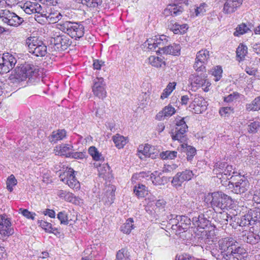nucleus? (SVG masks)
<instances>
[{"label":"nucleus","mask_w":260,"mask_h":260,"mask_svg":"<svg viewBox=\"0 0 260 260\" xmlns=\"http://www.w3.org/2000/svg\"><path fill=\"white\" fill-rule=\"evenodd\" d=\"M187 129L188 126L184 120V118L177 120L175 130L174 133L172 132V138L173 140H177L182 143L180 145L182 150L186 152L187 159L188 161H190L196 154V149L192 146L188 145L185 143L187 140L185 133L187 132Z\"/></svg>","instance_id":"f257e3e1"},{"label":"nucleus","mask_w":260,"mask_h":260,"mask_svg":"<svg viewBox=\"0 0 260 260\" xmlns=\"http://www.w3.org/2000/svg\"><path fill=\"white\" fill-rule=\"evenodd\" d=\"M14 72L10 77L13 82H20L27 79V84H32L38 75V70L34 65L28 63L17 67Z\"/></svg>","instance_id":"f03ea898"},{"label":"nucleus","mask_w":260,"mask_h":260,"mask_svg":"<svg viewBox=\"0 0 260 260\" xmlns=\"http://www.w3.org/2000/svg\"><path fill=\"white\" fill-rule=\"evenodd\" d=\"M223 257L226 260L232 257L233 260H245L247 255L245 249L239 246L233 239H225L221 245Z\"/></svg>","instance_id":"7ed1b4c3"},{"label":"nucleus","mask_w":260,"mask_h":260,"mask_svg":"<svg viewBox=\"0 0 260 260\" xmlns=\"http://www.w3.org/2000/svg\"><path fill=\"white\" fill-rule=\"evenodd\" d=\"M206 202L209 203L215 211L227 209L231 205V197L222 192H214L209 193L205 198Z\"/></svg>","instance_id":"20e7f679"},{"label":"nucleus","mask_w":260,"mask_h":260,"mask_svg":"<svg viewBox=\"0 0 260 260\" xmlns=\"http://www.w3.org/2000/svg\"><path fill=\"white\" fill-rule=\"evenodd\" d=\"M57 28L75 40L82 38L84 34L82 24L70 21H60L57 23Z\"/></svg>","instance_id":"39448f33"},{"label":"nucleus","mask_w":260,"mask_h":260,"mask_svg":"<svg viewBox=\"0 0 260 260\" xmlns=\"http://www.w3.org/2000/svg\"><path fill=\"white\" fill-rule=\"evenodd\" d=\"M29 53L38 57L44 56L47 53V46L38 37L30 36L26 39Z\"/></svg>","instance_id":"423d86ee"},{"label":"nucleus","mask_w":260,"mask_h":260,"mask_svg":"<svg viewBox=\"0 0 260 260\" xmlns=\"http://www.w3.org/2000/svg\"><path fill=\"white\" fill-rule=\"evenodd\" d=\"M51 42L52 44L49 47V51L52 54L54 51L60 52L67 50L72 44V41L67 36L59 32L58 34L55 32L53 35Z\"/></svg>","instance_id":"0eeeda50"},{"label":"nucleus","mask_w":260,"mask_h":260,"mask_svg":"<svg viewBox=\"0 0 260 260\" xmlns=\"http://www.w3.org/2000/svg\"><path fill=\"white\" fill-rule=\"evenodd\" d=\"M229 181V188H233L232 191L237 194H241L248 190L249 183L247 179L239 174L230 177Z\"/></svg>","instance_id":"6e6552de"},{"label":"nucleus","mask_w":260,"mask_h":260,"mask_svg":"<svg viewBox=\"0 0 260 260\" xmlns=\"http://www.w3.org/2000/svg\"><path fill=\"white\" fill-rule=\"evenodd\" d=\"M0 18L3 22L15 27L20 25L23 22L22 18L6 9L0 11Z\"/></svg>","instance_id":"1a4fd4ad"},{"label":"nucleus","mask_w":260,"mask_h":260,"mask_svg":"<svg viewBox=\"0 0 260 260\" xmlns=\"http://www.w3.org/2000/svg\"><path fill=\"white\" fill-rule=\"evenodd\" d=\"M17 62L16 59L8 53L0 55V74L9 72Z\"/></svg>","instance_id":"9d476101"},{"label":"nucleus","mask_w":260,"mask_h":260,"mask_svg":"<svg viewBox=\"0 0 260 260\" xmlns=\"http://www.w3.org/2000/svg\"><path fill=\"white\" fill-rule=\"evenodd\" d=\"M60 180L74 189H78L80 184L75 175V171L71 168H67L65 172L59 176Z\"/></svg>","instance_id":"9b49d317"},{"label":"nucleus","mask_w":260,"mask_h":260,"mask_svg":"<svg viewBox=\"0 0 260 260\" xmlns=\"http://www.w3.org/2000/svg\"><path fill=\"white\" fill-rule=\"evenodd\" d=\"M191 83L194 85L196 87H202L205 92L209 90V87L211 85L210 82L207 79V75L205 73H201L200 74H193L189 77Z\"/></svg>","instance_id":"f8f14e48"},{"label":"nucleus","mask_w":260,"mask_h":260,"mask_svg":"<svg viewBox=\"0 0 260 260\" xmlns=\"http://www.w3.org/2000/svg\"><path fill=\"white\" fill-rule=\"evenodd\" d=\"M14 233L11 228L10 219L6 214L0 215V239L9 237Z\"/></svg>","instance_id":"ddd939ff"},{"label":"nucleus","mask_w":260,"mask_h":260,"mask_svg":"<svg viewBox=\"0 0 260 260\" xmlns=\"http://www.w3.org/2000/svg\"><path fill=\"white\" fill-rule=\"evenodd\" d=\"M106 84L103 78H96L94 80L92 86L93 94L99 99H104L107 96Z\"/></svg>","instance_id":"4468645a"},{"label":"nucleus","mask_w":260,"mask_h":260,"mask_svg":"<svg viewBox=\"0 0 260 260\" xmlns=\"http://www.w3.org/2000/svg\"><path fill=\"white\" fill-rule=\"evenodd\" d=\"M193 175L192 172L189 170H185L182 172H178L173 177L172 183L176 187H180L184 181L190 180Z\"/></svg>","instance_id":"2eb2a0df"},{"label":"nucleus","mask_w":260,"mask_h":260,"mask_svg":"<svg viewBox=\"0 0 260 260\" xmlns=\"http://www.w3.org/2000/svg\"><path fill=\"white\" fill-rule=\"evenodd\" d=\"M149 173H148V174ZM162 173L154 171L150 175L147 174L145 172H141L139 174L140 177H144L145 176L148 177L151 180L152 183L155 185H160L164 184L167 182L168 179L166 177L161 176Z\"/></svg>","instance_id":"dca6fc26"},{"label":"nucleus","mask_w":260,"mask_h":260,"mask_svg":"<svg viewBox=\"0 0 260 260\" xmlns=\"http://www.w3.org/2000/svg\"><path fill=\"white\" fill-rule=\"evenodd\" d=\"M207 102L205 99L201 96L195 95L192 103L189 105V108L194 110L195 113H201L206 109Z\"/></svg>","instance_id":"f3484780"},{"label":"nucleus","mask_w":260,"mask_h":260,"mask_svg":"<svg viewBox=\"0 0 260 260\" xmlns=\"http://www.w3.org/2000/svg\"><path fill=\"white\" fill-rule=\"evenodd\" d=\"M242 0H226L223 6V13L229 14L235 12L242 5Z\"/></svg>","instance_id":"a211bd4d"},{"label":"nucleus","mask_w":260,"mask_h":260,"mask_svg":"<svg viewBox=\"0 0 260 260\" xmlns=\"http://www.w3.org/2000/svg\"><path fill=\"white\" fill-rule=\"evenodd\" d=\"M183 11L182 6L174 3L173 4H170L167 8L164 10V13L165 15H171L173 17L180 15Z\"/></svg>","instance_id":"6ab92c4d"},{"label":"nucleus","mask_w":260,"mask_h":260,"mask_svg":"<svg viewBox=\"0 0 260 260\" xmlns=\"http://www.w3.org/2000/svg\"><path fill=\"white\" fill-rule=\"evenodd\" d=\"M22 8L26 14H31L39 12L41 10V6L38 3L26 2L23 5Z\"/></svg>","instance_id":"aec40b11"},{"label":"nucleus","mask_w":260,"mask_h":260,"mask_svg":"<svg viewBox=\"0 0 260 260\" xmlns=\"http://www.w3.org/2000/svg\"><path fill=\"white\" fill-rule=\"evenodd\" d=\"M175 109L173 107L168 105V106H166L162 111L157 114L156 119L158 120H161L171 116L175 114Z\"/></svg>","instance_id":"412c9836"},{"label":"nucleus","mask_w":260,"mask_h":260,"mask_svg":"<svg viewBox=\"0 0 260 260\" xmlns=\"http://www.w3.org/2000/svg\"><path fill=\"white\" fill-rule=\"evenodd\" d=\"M162 41L168 42L166 36H155L154 38L150 39L147 41L148 48L151 50H154L156 46Z\"/></svg>","instance_id":"4be33fe9"},{"label":"nucleus","mask_w":260,"mask_h":260,"mask_svg":"<svg viewBox=\"0 0 260 260\" xmlns=\"http://www.w3.org/2000/svg\"><path fill=\"white\" fill-rule=\"evenodd\" d=\"M252 27V25L250 23L246 24L245 23H242L241 24H239L236 28V30L234 32V35L236 37H239L248 32V31H251V29Z\"/></svg>","instance_id":"5701e85b"},{"label":"nucleus","mask_w":260,"mask_h":260,"mask_svg":"<svg viewBox=\"0 0 260 260\" xmlns=\"http://www.w3.org/2000/svg\"><path fill=\"white\" fill-rule=\"evenodd\" d=\"M177 220L179 221V225H178V231H186L189 228L191 220L187 216L182 215H177Z\"/></svg>","instance_id":"b1692460"},{"label":"nucleus","mask_w":260,"mask_h":260,"mask_svg":"<svg viewBox=\"0 0 260 260\" xmlns=\"http://www.w3.org/2000/svg\"><path fill=\"white\" fill-rule=\"evenodd\" d=\"M226 164L227 163L225 162L217 161L215 163L214 166L213 173L214 175H216L217 178L221 180V183L223 182V180H222V176L223 175L222 172L224 169Z\"/></svg>","instance_id":"393cba45"},{"label":"nucleus","mask_w":260,"mask_h":260,"mask_svg":"<svg viewBox=\"0 0 260 260\" xmlns=\"http://www.w3.org/2000/svg\"><path fill=\"white\" fill-rule=\"evenodd\" d=\"M48 15V21L52 23L66 21L67 19L66 15L63 16L58 12H49Z\"/></svg>","instance_id":"a878e982"},{"label":"nucleus","mask_w":260,"mask_h":260,"mask_svg":"<svg viewBox=\"0 0 260 260\" xmlns=\"http://www.w3.org/2000/svg\"><path fill=\"white\" fill-rule=\"evenodd\" d=\"M151 149H154V147L148 144H146L144 146H140L138 151L139 153V157L141 159H143L142 156L140 155V154H142L146 157H151L152 158H153V154L150 152V150Z\"/></svg>","instance_id":"bb28decb"},{"label":"nucleus","mask_w":260,"mask_h":260,"mask_svg":"<svg viewBox=\"0 0 260 260\" xmlns=\"http://www.w3.org/2000/svg\"><path fill=\"white\" fill-rule=\"evenodd\" d=\"M192 221L194 226L204 229L207 226L209 220L204 217V214H201L198 217H193Z\"/></svg>","instance_id":"cd10ccee"},{"label":"nucleus","mask_w":260,"mask_h":260,"mask_svg":"<svg viewBox=\"0 0 260 260\" xmlns=\"http://www.w3.org/2000/svg\"><path fill=\"white\" fill-rule=\"evenodd\" d=\"M181 46L179 44L173 43L168 45L167 48L165 49V54L178 56L180 54Z\"/></svg>","instance_id":"c85d7f7f"},{"label":"nucleus","mask_w":260,"mask_h":260,"mask_svg":"<svg viewBox=\"0 0 260 260\" xmlns=\"http://www.w3.org/2000/svg\"><path fill=\"white\" fill-rule=\"evenodd\" d=\"M149 63L153 67L156 68H163L165 66V61L160 57L150 56L148 58Z\"/></svg>","instance_id":"c756f323"},{"label":"nucleus","mask_w":260,"mask_h":260,"mask_svg":"<svg viewBox=\"0 0 260 260\" xmlns=\"http://www.w3.org/2000/svg\"><path fill=\"white\" fill-rule=\"evenodd\" d=\"M66 135L64 129H59L52 132L51 135L49 137V140L52 143H56V141L63 139Z\"/></svg>","instance_id":"7c9ffc66"},{"label":"nucleus","mask_w":260,"mask_h":260,"mask_svg":"<svg viewBox=\"0 0 260 260\" xmlns=\"http://www.w3.org/2000/svg\"><path fill=\"white\" fill-rule=\"evenodd\" d=\"M222 174H223L222 176V180H223V181L225 180L224 181L226 182L227 180H231L229 176H230L231 174H232L233 175H236L239 173L234 171L233 166L226 164L224 169L222 172Z\"/></svg>","instance_id":"2f4dec72"},{"label":"nucleus","mask_w":260,"mask_h":260,"mask_svg":"<svg viewBox=\"0 0 260 260\" xmlns=\"http://www.w3.org/2000/svg\"><path fill=\"white\" fill-rule=\"evenodd\" d=\"M78 4L86 5L89 8H96L102 4V0H73Z\"/></svg>","instance_id":"473e14b6"},{"label":"nucleus","mask_w":260,"mask_h":260,"mask_svg":"<svg viewBox=\"0 0 260 260\" xmlns=\"http://www.w3.org/2000/svg\"><path fill=\"white\" fill-rule=\"evenodd\" d=\"M255 222L249 215L244 216L241 219L238 218L237 224L239 226L243 227L249 225L254 224Z\"/></svg>","instance_id":"72a5a7b5"},{"label":"nucleus","mask_w":260,"mask_h":260,"mask_svg":"<svg viewBox=\"0 0 260 260\" xmlns=\"http://www.w3.org/2000/svg\"><path fill=\"white\" fill-rule=\"evenodd\" d=\"M113 141L115 144V146L118 149L122 148L127 143L125 138L120 135L113 136Z\"/></svg>","instance_id":"f704fd0d"},{"label":"nucleus","mask_w":260,"mask_h":260,"mask_svg":"<svg viewBox=\"0 0 260 260\" xmlns=\"http://www.w3.org/2000/svg\"><path fill=\"white\" fill-rule=\"evenodd\" d=\"M134 192L138 198H143L148 194V190L146 186L140 184L135 186Z\"/></svg>","instance_id":"c9c22d12"},{"label":"nucleus","mask_w":260,"mask_h":260,"mask_svg":"<svg viewBox=\"0 0 260 260\" xmlns=\"http://www.w3.org/2000/svg\"><path fill=\"white\" fill-rule=\"evenodd\" d=\"M133 223L134 220L133 218H128L126 222L121 226V231L126 234H129L132 230L134 228Z\"/></svg>","instance_id":"e433bc0d"},{"label":"nucleus","mask_w":260,"mask_h":260,"mask_svg":"<svg viewBox=\"0 0 260 260\" xmlns=\"http://www.w3.org/2000/svg\"><path fill=\"white\" fill-rule=\"evenodd\" d=\"M88 153L95 161H100L104 159L102 154L94 146H90L88 148Z\"/></svg>","instance_id":"4c0bfd02"},{"label":"nucleus","mask_w":260,"mask_h":260,"mask_svg":"<svg viewBox=\"0 0 260 260\" xmlns=\"http://www.w3.org/2000/svg\"><path fill=\"white\" fill-rule=\"evenodd\" d=\"M209 52L207 50L199 51L197 54L196 60L207 63L209 58Z\"/></svg>","instance_id":"58836bf2"},{"label":"nucleus","mask_w":260,"mask_h":260,"mask_svg":"<svg viewBox=\"0 0 260 260\" xmlns=\"http://www.w3.org/2000/svg\"><path fill=\"white\" fill-rule=\"evenodd\" d=\"M243 240L245 242L251 244H255L258 243L256 235L253 231L249 232L247 235H243Z\"/></svg>","instance_id":"ea45409f"},{"label":"nucleus","mask_w":260,"mask_h":260,"mask_svg":"<svg viewBox=\"0 0 260 260\" xmlns=\"http://www.w3.org/2000/svg\"><path fill=\"white\" fill-rule=\"evenodd\" d=\"M246 109L249 111L260 110V96L256 97L250 104H247Z\"/></svg>","instance_id":"a19ab883"},{"label":"nucleus","mask_w":260,"mask_h":260,"mask_svg":"<svg viewBox=\"0 0 260 260\" xmlns=\"http://www.w3.org/2000/svg\"><path fill=\"white\" fill-rule=\"evenodd\" d=\"M39 226L45 230L46 232L54 233V231H57V229L53 227L52 225L47 221L44 220H38Z\"/></svg>","instance_id":"79ce46f5"},{"label":"nucleus","mask_w":260,"mask_h":260,"mask_svg":"<svg viewBox=\"0 0 260 260\" xmlns=\"http://www.w3.org/2000/svg\"><path fill=\"white\" fill-rule=\"evenodd\" d=\"M176 84L175 82L169 83L166 88L164 90L160 96V98L162 100L167 98L175 89Z\"/></svg>","instance_id":"37998d69"},{"label":"nucleus","mask_w":260,"mask_h":260,"mask_svg":"<svg viewBox=\"0 0 260 260\" xmlns=\"http://www.w3.org/2000/svg\"><path fill=\"white\" fill-rule=\"evenodd\" d=\"M247 53V47L242 44H240L236 50L237 57L240 60H243Z\"/></svg>","instance_id":"c03bdc74"},{"label":"nucleus","mask_w":260,"mask_h":260,"mask_svg":"<svg viewBox=\"0 0 260 260\" xmlns=\"http://www.w3.org/2000/svg\"><path fill=\"white\" fill-rule=\"evenodd\" d=\"M73 146L69 144H64L59 146V153L61 155H65L68 157V155L71 153Z\"/></svg>","instance_id":"a18cd8bd"},{"label":"nucleus","mask_w":260,"mask_h":260,"mask_svg":"<svg viewBox=\"0 0 260 260\" xmlns=\"http://www.w3.org/2000/svg\"><path fill=\"white\" fill-rule=\"evenodd\" d=\"M260 129V123L258 121H253L248 124L247 131L250 134L256 133Z\"/></svg>","instance_id":"49530a36"},{"label":"nucleus","mask_w":260,"mask_h":260,"mask_svg":"<svg viewBox=\"0 0 260 260\" xmlns=\"http://www.w3.org/2000/svg\"><path fill=\"white\" fill-rule=\"evenodd\" d=\"M177 152L176 151H166L159 153L160 157L163 159H174L177 156Z\"/></svg>","instance_id":"de8ad7c7"},{"label":"nucleus","mask_w":260,"mask_h":260,"mask_svg":"<svg viewBox=\"0 0 260 260\" xmlns=\"http://www.w3.org/2000/svg\"><path fill=\"white\" fill-rule=\"evenodd\" d=\"M128 252L125 249L119 250L116 254V257L115 260H129Z\"/></svg>","instance_id":"09e8293b"},{"label":"nucleus","mask_w":260,"mask_h":260,"mask_svg":"<svg viewBox=\"0 0 260 260\" xmlns=\"http://www.w3.org/2000/svg\"><path fill=\"white\" fill-rule=\"evenodd\" d=\"M212 75L215 77V81H219L222 77V69L221 66H217L212 70Z\"/></svg>","instance_id":"8fccbe9b"},{"label":"nucleus","mask_w":260,"mask_h":260,"mask_svg":"<svg viewBox=\"0 0 260 260\" xmlns=\"http://www.w3.org/2000/svg\"><path fill=\"white\" fill-rule=\"evenodd\" d=\"M17 181L13 175H10L7 180V188L10 192L13 190V187L17 184Z\"/></svg>","instance_id":"3c124183"},{"label":"nucleus","mask_w":260,"mask_h":260,"mask_svg":"<svg viewBox=\"0 0 260 260\" xmlns=\"http://www.w3.org/2000/svg\"><path fill=\"white\" fill-rule=\"evenodd\" d=\"M218 217L221 219L219 222H220L221 224H227L229 218H230V220L233 219V217L231 216L224 211L223 212H220L218 214Z\"/></svg>","instance_id":"603ef678"},{"label":"nucleus","mask_w":260,"mask_h":260,"mask_svg":"<svg viewBox=\"0 0 260 260\" xmlns=\"http://www.w3.org/2000/svg\"><path fill=\"white\" fill-rule=\"evenodd\" d=\"M219 112L221 116L228 117L234 113V109L231 107H224L220 109Z\"/></svg>","instance_id":"864d4df0"},{"label":"nucleus","mask_w":260,"mask_h":260,"mask_svg":"<svg viewBox=\"0 0 260 260\" xmlns=\"http://www.w3.org/2000/svg\"><path fill=\"white\" fill-rule=\"evenodd\" d=\"M19 213H21L27 219H30L31 220L35 219L36 213L34 212H31L27 209L20 208L19 209Z\"/></svg>","instance_id":"5fc2aeb1"},{"label":"nucleus","mask_w":260,"mask_h":260,"mask_svg":"<svg viewBox=\"0 0 260 260\" xmlns=\"http://www.w3.org/2000/svg\"><path fill=\"white\" fill-rule=\"evenodd\" d=\"M57 218L60 220V223L67 225L69 223L68 216L65 211L59 212L57 215Z\"/></svg>","instance_id":"6e6d98bb"},{"label":"nucleus","mask_w":260,"mask_h":260,"mask_svg":"<svg viewBox=\"0 0 260 260\" xmlns=\"http://www.w3.org/2000/svg\"><path fill=\"white\" fill-rule=\"evenodd\" d=\"M240 96V94L238 92H234L224 97V101L226 102H232L234 100H237Z\"/></svg>","instance_id":"4d7b16f0"},{"label":"nucleus","mask_w":260,"mask_h":260,"mask_svg":"<svg viewBox=\"0 0 260 260\" xmlns=\"http://www.w3.org/2000/svg\"><path fill=\"white\" fill-rule=\"evenodd\" d=\"M106 196L107 197V200H105V202L108 204L111 205L113 203L115 199V193L114 190L112 189L109 191L106 192Z\"/></svg>","instance_id":"13d9d810"},{"label":"nucleus","mask_w":260,"mask_h":260,"mask_svg":"<svg viewBox=\"0 0 260 260\" xmlns=\"http://www.w3.org/2000/svg\"><path fill=\"white\" fill-rule=\"evenodd\" d=\"M86 152H71L68 157H72L75 159H83L85 157Z\"/></svg>","instance_id":"bf43d9fd"},{"label":"nucleus","mask_w":260,"mask_h":260,"mask_svg":"<svg viewBox=\"0 0 260 260\" xmlns=\"http://www.w3.org/2000/svg\"><path fill=\"white\" fill-rule=\"evenodd\" d=\"M206 63L201 62L200 61L196 60L195 63L193 65V68L196 71L203 72L205 69V64Z\"/></svg>","instance_id":"052dcab7"},{"label":"nucleus","mask_w":260,"mask_h":260,"mask_svg":"<svg viewBox=\"0 0 260 260\" xmlns=\"http://www.w3.org/2000/svg\"><path fill=\"white\" fill-rule=\"evenodd\" d=\"M177 167L178 166L174 164L172 165H165L162 172L164 173L171 172L175 170Z\"/></svg>","instance_id":"680f3d73"},{"label":"nucleus","mask_w":260,"mask_h":260,"mask_svg":"<svg viewBox=\"0 0 260 260\" xmlns=\"http://www.w3.org/2000/svg\"><path fill=\"white\" fill-rule=\"evenodd\" d=\"M166 205V202L164 199H159L155 203V209L164 210Z\"/></svg>","instance_id":"e2e57ef3"},{"label":"nucleus","mask_w":260,"mask_h":260,"mask_svg":"<svg viewBox=\"0 0 260 260\" xmlns=\"http://www.w3.org/2000/svg\"><path fill=\"white\" fill-rule=\"evenodd\" d=\"M167 44L168 42L162 41L161 42V43L159 44L158 45L156 46V48H158V50H156L155 51L159 53H162L165 54V49L167 48Z\"/></svg>","instance_id":"0e129e2a"},{"label":"nucleus","mask_w":260,"mask_h":260,"mask_svg":"<svg viewBox=\"0 0 260 260\" xmlns=\"http://www.w3.org/2000/svg\"><path fill=\"white\" fill-rule=\"evenodd\" d=\"M105 66V62L102 60H93V66L95 70H100L102 67Z\"/></svg>","instance_id":"69168bd1"},{"label":"nucleus","mask_w":260,"mask_h":260,"mask_svg":"<svg viewBox=\"0 0 260 260\" xmlns=\"http://www.w3.org/2000/svg\"><path fill=\"white\" fill-rule=\"evenodd\" d=\"M206 5L205 4H201L200 7H197L195 9V13L196 16H199L200 15H203L206 12L205 9H204V6Z\"/></svg>","instance_id":"338daca9"},{"label":"nucleus","mask_w":260,"mask_h":260,"mask_svg":"<svg viewBox=\"0 0 260 260\" xmlns=\"http://www.w3.org/2000/svg\"><path fill=\"white\" fill-rule=\"evenodd\" d=\"M176 260H194L189 254L183 253L176 256Z\"/></svg>","instance_id":"774afa93"}]
</instances>
